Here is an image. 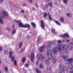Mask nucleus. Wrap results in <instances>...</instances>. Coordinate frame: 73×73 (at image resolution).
<instances>
[{
    "label": "nucleus",
    "mask_w": 73,
    "mask_h": 73,
    "mask_svg": "<svg viewBox=\"0 0 73 73\" xmlns=\"http://www.w3.org/2000/svg\"><path fill=\"white\" fill-rule=\"evenodd\" d=\"M62 57L64 58L65 61H68V63L69 64H70L69 66V69H72L73 68V66L72 64V62H73V58H71L69 60L68 58H66L65 56H63Z\"/></svg>",
    "instance_id": "obj_1"
},
{
    "label": "nucleus",
    "mask_w": 73,
    "mask_h": 73,
    "mask_svg": "<svg viewBox=\"0 0 73 73\" xmlns=\"http://www.w3.org/2000/svg\"><path fill=\"white\" fill-rule=\"evenodd\" d=\"M2 13L4 15H3V14L1 13H0V15L2 16L3 18H4L5 17L8 16V13L7 12L5 11H2ZM0 23L1 24H4V22L3 20H2V18L1 16H0Z\"/></svg>",
    "instance_id": "obj_2"
},
{
    "label": "nucleus",
    "mask_w": 73,
    "mask_h": 73,
    "mask_svg": "<svg viewBox=\"0 0 73 73\" xmlns=\"http://www.w3.org/2000/svg\"><path fill=\"white\" fill-rule=\"evenodd\" d=\"M59 67L60 68V69L61 70V72L60 73H65L64 72V71L65 72H67L68 71V69L66 67H64V66L62 64H61L60 65H59Z\"/></svg>",
    "instance_id": "obj_3"
},
{
    "label": "nucleus",
    "mask_w": 73,
    "mask_h": 73,
    "mask_svg": "<svg viewBox=\"0 0 73 73\" xmlns=\"http://www.w3.org/2000/svg\"><path fill=\"white\" fill-rule=\"evenodd\" d=\"M58 50L59 51H61L62 50V48H61V46L60 45H58L57 47L54 48L53 50V51L54 53H56L57 52H58L57 50Z\"/></svg>",
    "instance_id": "obj_4"
},
{
    "label": "nucleus",
    "mask_w": 73,
    "mask_h": 73,
    "mask_svg": "<svg viewBox=\"0 0 73 73\" xmlns=\"http://www.w3.org/2000/svg\"><path fill=\"white\" fill-rule=\"evenodd\" d=\"M15 22H16V23H17L18 24L19 27L24 28L23 26H24V25H23L20 21L19 20L17 21L16 20H15Z\"/></svg>",
    "instance_id": "obj_5"
},
{
    "label": "nucleus",
    "mask_w": 73,
    "mask_h": 73,
    "mask_svg": "<svg viewBox=\"0 0 73 73\" xmlns=\"http://www.w3.org/2000/svg\"><path fill=\"white\" fill-rule=\"evenodd\" d=\"M45 62L47 65V69L48 70H51V67L49 64V61L48 60H45Z\"/></svg>",
    "instance_id": "obj_6"
},
{
    "label": "nucleus",
    "mask_w": 73,
    "mask_h": 73,
    "mask_svg": "<svg viewBox=\"0 0 73 73\" xmlns=\"http://www.w3.org/2000/svg\"><path fill=\"white\" fill-rule=\"evenodd\" d=\"M12 52L11 51H9V58H12L11 61H13L15 60V57L12 55Z\"/></svg>",
    "instance_id": "obj_7"
},
{
    "label": "nucleus",
    "mask_w": 73,
    "mask_h": 73,
    "mask_svg": "<svg viewBox=\"0 0 73 73\" xmlns=\"http://www.w3.org/2000/svg\"><path fill=\"white\" fill-rule=\"evenodd\" d=\"M41 56V59L42 60H44V57L42 56V55L40 54H38L36 55V58L37 60H40V57Z\"/></svg>",
    "instance_id": "obj_8"
},
{
    "label": "nucleus",
    "mask_w": 73,
    "mask_h": 73,
    "mask_svg": "<svg viewBox=\"0 0 73 73\" xmlns=\"http://www.w3.org/2000/svg\"><path fill=\"white\" fill-rule=\"evenodd\" d=\"M53 44V43L52 42H50L49 44H48V45L47 46L46 48L48 50H49L50 49V48L52 47V44Z\"/></svg>",
    "instance_id": "obj_9"
},
{
    "label": "nucleus",
    "mask_w": 73,
    "mask_h": 73,
    "mask_svg": "<svg viewBox=\"0 0 73 73\" xmlns=\"http://www.w3.org/2000/svg\"><path fill=\"white\" fill-rule=\"evenodd\" d=\"M47 54L48 56V57L50 60L51 59V58L53 57L52 56V54L50 53L49 54V51H48L47 52Z\"/></svg>",
    "instance_id": "obj_10"
},
{
    "label": "nucleus",
    "mask_w": 73,
    "mask_h": 73,
    "mask_svg": "<svg viewBox=\"0 0 73 73\" xmlns=\"http://www.w3.org/2000/svg\"><path fill=\"white\" fill-rule=\"evenodd\" d=\"M41 27L43 29H45V24L44 22L43 21H41Z\"/></svg>",
    "instance_id": "obj_11"
},
{
    "label": "nucleus",
    "mask_w": 73,
    "mask_h": 73,
    "mask_svg": "<svg viewBox=\"0 0 73 73\" xmlns=\"http://www.w3.org/2000/svg\"><path fill=\"white\" fill-rule=\"evenodd\" d=\"M23 28H27L28 29H29L31 28V26L28 24H26L23 26Z\"/></svg>",
    "instance_id": "obj_12"
},
{
    "label": "nucleus",
    "mask_w": 73,
    "mask_h": 73,
    "mask_svg": "<svg viewBox=\"0 0 73 73\" xmlns=\"http://www.w3.org/2000/svg\"><path fill=\"white\" fill-rule=\"evenodd\" d=\"M31 58L32 62H33V60H35V56L33 53H31Z\"/></svg>",
    "instance_id": "obj_13"
},
{
    "label": "nucleus",
    "mask_w": 73,
    "mask_h": 73,
    "mask_svg": "<svg viewBox=\"0 0 73 73\" xmlns=\"http://www.w3.org/2000/svg\"><path fill=\"white\" fill-rule=\"evenodd\" d=\"M44 48L45 45H44L42 47H39L38 48V49L41 52H43V51H44Z\"/></svg>",
    "instance_id": "obj_14"
},
{
    "label": "nucleus",
    "mask_w": 73,
    "mask_h": 73,
    "mask_svg": "<svg viewBox=\"0 0 73 73\" xmlns=\"http://www.w3.org/2000/svg\"><path fill=\"white\" fill-rule=\"evenodd\" d=\"M61 37H63V38H65V37H67V38H68V37H69V34H68V33H66L64 34V35H61Z\"/></svg>",
    "instance_id": "obj_15"
},
{
    "label": "nucleus",
    "mask_w": 73,
    "mask_h": 73,
    "mask_svg": "<svg viewBox=\"0 0 73 73\" xmlns=\"http://www.w3.org/2000/svg\"><path fill=\"white\" fill-rule=\"evenodd\" d=\"M73 44L72 43H70L68 45V47L70 49L73 48Z\"/></svg>",
    "instance_id": "obj_16"
},
{
    "label": "nucleus",
    "mask_w": 73,
    "mask_h": 73,
    "mask_svg": "<svg viewBox=\"0 0 73 73\" xmlns=\"http://www.w3.org/2000/svg\"><path fill=\"white\" fill-rule=\"evenodd\" d=\"M62 48L64 50H67L68 49V46H66L64 45L62 47Z\"/></svg>",
    "instance_id": "obj_17"
},
{
    "label": "nucleus",
    "mask_w": 73,
    "mask_h": 73,
    "mask_svg": "<svg viewBox=\"0 0 73 73\" xmlns=\"http://www.w3.org/2000/svg\"><path fill=\"white\" fill-rule=\"evenodd\" d=\"M16 29H13L12 32V35H14L15 34V33H16Z\"/></svg>",
    "instance_id": "obj_18"
},
{
    "label": "nucleus",
    "mask_w": 73,
    "mask_h": 73,
    "mask_svg": "<svg viewBox=\"0 0 73 73\" xmlns=\"http://www.w3.org/2000/svg\"><path fill=\"white\" fill-rule=\"evenodd\" d=\"M35 69L37 73H41V71L39 70H38V69L37 68H35Z\"/></svg>",
    "instance_id": "obj_19"
},
{
    "label": "nucleus",
    "mask_w": 73,
    "mask_h": 73,
    "mask_svg": "<svg viewBox=\"0 0 73 73\" xmlns=\"http://www.w3.org/2000/svg\"><path fill=\"white\" fill-rule=\"evenodd\" d=\"M41 40V36H39L38 37V39H37V42H39L40 41V40Z\"/></svg>",
    "instance_id": "obj_20"
},
{
    "label": "nucleus",
    "mask_w": 73,
    "mask_h": 73,
    "mask_svg": "<svg viewBox=\"0 0 73 73\" xmlns=\"http://www.w3.org/2000/svg\"><path fill=\"white\" fill-rule=\"evenodd\" d=\"M39 68L40 69H42V68H44L43 67V65L42 63H40V64Z\"/></svg>",
    "instance_id": "obj_21"
},
{
    "label": "nucleus",
    "mask_w": 73,
    "mask_h": 73,
    "mask_svg": "<svg viewBox=\"0 0 73 73\" xmlns=\"http://www.w3.org/2000/svg\"><path fill=\"white\" fill-rule=\"evenodd\" d=\"M31 25H32L33 27H36V24L35 23L33 22L31 23Z\"/></svg>",
    "instance_id": "obj_22"
},
{
    "label": "nucleus",
    "mask_w": 73,
    "mask_h": 73,
    "mask_svg": "<svg viewBox=\"0 0 73 73\" xmlns=\"http://www.w3.org/2000/svg\"><path fill=\"white\" fill-rule=\"evenodd\" d=\"M48 16H49V19L51 21L52 20V17H51L50 16V15L49 14V13H48Z\"/></svg>",
    "instance_id": "obj_23"
},
{
    "label": "nucleus",
    "mask_w": 73,
    "mask_h": 73,
    "mask_svg": "<svg viewBox=\"0 0 73 73\" xmlns=\"http://www.w3.org/2000/svg\"><path fill=\"white\" fill-rule=\"evenodd\" d=\"M54 22L57 25H60V23L58 22V21H54Z\"/></svg>",
    "instance_id": "obj_24"
},
{
    "label": "nucleus",
    "mask_w": 73,
    "mask_h": 73,
    "mask_svg": "<svg viewBox=\"0 0 73 73\" xmlns=\"http://www.w3.org/2000/svg\"><path fill=\"white\" fill-rule=\"evenodd\" d=\"M52 31L53 33H55V34H56V32H55V29H52Z\"/></svg>",
    "instance_id": "obj_25"
},
{
    "label": "nucleus",
    "mask_w": 73,
    "mask_h": 73,
    "mask_svg": "<svg viewBox=\"0 0 73 73\" xmlns=\"http://www.w3.org/2000/svg\"><path fill=\"white\" fill-rule=\"evenodd\" d=\"M6 30L7 31H9L11 30V29L9 27H7L6 28Z\"/></svg>",
    "instance_id": "obj_26"
},
{
    "label": "nucleus",
    "mask_w": 73,
    "mask_h": 73,
    "mask_svg": "<svg viewBox=\"0 0 73 73\" xmlns=\"http://www.w3.org/2000/svg\"><path fill=\"white\" fill-rule=\"evenodd\" d=\"M12 62L14 61V64L15 65H17V62H16V61L15 60V59H14V60H13V61H12Z\"/></svg>",
    "instance_id": "obj_27"
},
{
    "label": "nucleus",
    "mask_w": 73,
    "mask_h": 73,
    "mask_svg": "<svg viewBox=\"0 0 73 73\" xmlns=\"http://www.w3.org/2000/svg\"><path fill=\"white\" fill-rule=\"evenodd\" d=\"M60 20L61 22H62V23H63V22H64V18H61L60 19Z\"/></svg>",
    "instance_id": "obj_28"
},
{
    "label": "nucleus",
    "mask_w": 73,
    "mask_h": 73,
    "mask_svg": "<svg viewBox=\"0 0 73 73\" xmlns=\"http://www.w3.org/2000/svg\"><path fill=\"white\" fill-rule=\"evenodd\" d=\"M67 15L68 16H69V17H71L72 16V14H69V13H68L67 14Z\"/></svg>",
    "instance_id": "obj_29"
},
{
    "label": "nucleus",
    "mask_w": 73,
    "mask_h": 73,
    "mask_svg": "<svg viewBox=\"0 0 73 73\" xmlns=\"http://www.w3.org/2000/svg\"><path fill=\"white\" fill-rule=\"evenodd\" d=\"M63 2L64 4H66L68 2V0H63Z\"/></svg>",
    "instance_id": "obj_30"
},
{
    "label": "nucleus",
    "mask_w": 73,
    "mask_h": 73,
    "mask_svg": "<svg viewBox=\"0 0 73 73\" xmlns=\"http://www.w3.org/2000/svg\"><path fill=\"white\" fill-rule=\"evenodd\" d=\"M25 66V67H26V68H28V67H29V64L28 63H27Z\"/></svg>",
    "instance_id": "obj_31"
},
{
    "label": "nucleus",
    "mask_w": 73,
    "mask_h": 73,
    "mask_svg": "<svg viewBox=\"0 0 73 73\" xmlns=\"http://www.w3.org/2000/svg\"><path fill=\"white\" fill-rule=\"evenodd\" d=\"M22 42H20L19 43V48H21V46H22Z\"/></svg>",
    "instance_id": "obj_32"
},
{
    "label": "nucleus",
    "mask_w": 73,
    "mask_h": 73,
    "mask_svg": "<svg viewBox=\"0 0 73 73\" xmlns=\"http://www.w3.org/2000/svg\"><path fill=\"white\" fill-rule=\"evenodd\" d=\"M44 17H46V16H47V14H46V13L45 12H44Z\"/></svg>",
    "instance_id": "obj_33"
},
{
    "label": "nucleus",
    "mask_w": 73,
    "mask_h": 73,
    "mask_svg": "<svg viewBox=\"0 0 73 73\" xmlns=\"http://www.w3.org/2000/svg\"><path fill=\"white\" fill-rule=\"evenodd\" d=\"M22 62H25V58H23V59L22 60Z\"/></svg>",
    "instance_id": "obj_34"
},
{
    "label": "nucleus",
    "mask_w": 73,
    "mask_h": 73,
    "mask_svg": "<svg viewBox=\"0 0 73 73\" xmlns=\"http://www.w3.org/2000/svg\"><path fill=\"white\" fill-rule=\"evenodd\" d=\"M29 3H33V0H29Z\"/></svg>",
    "instance_id": "obj_35"
},
{
    "label": "nucleus",
    "mask_w": 73,
    "mask_h": 73,
    "mask_svg": "<svg viewBox=\"0 0 73 73\" xmlns=\"http://www.w3.org/2000/svg\"><path fill=\"white\" fill-rule=\"evenodd\" d=\"M56 58H53V62H54H54H56Z\"/></svg>",
    "instance_id": "obj_36"
},
{
    "label": "nucleus",
    "mask_w": 73,
    "mask_h": 73,
    "mask_svg": "<svg viewBox=\"0 0 73 73\" xmlns=\"http://www.w3.org/2000/svg\"><path fill=\"white\" fill-rule=\"evenodd\" d=\"M69 73H73V70H72L69 71Z\"/></svg>",
    "instance_id": "obj_37"
},
{
    "label": "nucleus",
    "mask_w": 73,
    "mask_h": 73,
    "mask_svg": "<svg viewBox=\"0 0 73 73\" xmlns=\"http://www.w3.org/2000/svg\"><path fill=\"white\" fill-rule=\"evenodd\" d=\"M49 4L50 5V7H52V3H49Z\"/></svg>",
    "instance_id": "obj_38"
},
{
    "label": "nucleus",
    "mask_w": 73,
    "mask_h": 73,
    "mask_svg": "<svg viewBox=\"0 0 73 73\" xmlns=\"http://www.w3.org/2000/svg\"><path fill=\"white\" fill-rule=\"evenodd\" d=\"M0 50L1 51H2L3 50V48H2V47L0 46Z\"/></svg>",
    "instance_id": "obj_39"
},
{
    "label": "nucleus",
    "mask_w": 73,
    "mask_h": 73,
    "mask_svg": "<svg viewBox=\"0 0 73 73\" xmlns=\"http://www.w3.org/2000/svg\"><path fill=\"white\" fill-rule=\"evenodd\" d=\"M23 50H24L23 49V48H22V49H21V51H20V53H22V52H23Z\"/></svg>",
    "instance_id": "obj_40"
},
{
    "label": "nucleus",
    "mask_w": 73,
    "mask_h": 73,
    "mask_svg": "<svg viewBox=\"0 0 73 73\" xmlns=\"http://www.w3.org/2000/svg\"><path fill=\"white\" fill-rule=\"evenodd\" d=\"M46 6L47 7V8H48V7H49V5L48 4H47L46 5Z\"/></svg>",
    "instance_id": "obj_41"
},
{
    "label": "nucleus",
    "mask_w": 73,
    "mask_h": 73,
    "mask_svg": "<svg viewBox=\"0 0 73 73\" xmlns=\"http://www.w3.org/2000/svg\"><path fill=\"white\" fill-rule=\"evenodd\" d=\"M58 43H61V41L60 40H58Z\"/></svg>",
    "instance_id": "obj_42"
},
{
    "label": "nucleus",
    "mask_w": 73,
    "mask_h": 73,
    "mask_svg": "<svg viewBox=\"0 0 73 73\" xmlns=\"http://www.w3.org/2000/svg\"><path fill=\"white\" fill-rule=\"evenodd\" d=\"M5 70L6 72H8V68L7 67H6Z\"/></svg>",
    "instance_id": "obj_43"
},
{
    "label": "nucleus",
    "mask_w": 73,
    "mask_h": 73,
    "mask_svg": "<svg viewBox=\"0 0 73 73\" xmlns=\"http://www.w3.org/2000/svg\"><path fill=\"white\" fill-rule=\"evenodd\" d=\"M33 11H35L36 10V9L35 7H33Z\"/></svg>",
    "instance_id": "obj_44"
},
{
    "label": "nucleus",
    "mask_w": 73,
    "mask_h": 73,
    "mask_svg": "<svg viewBox=\"0 0 73 73\" xmlns=\"http://www.w3.org/2000/svg\"><path fill=\"white\" fill-rule=\"evenodd\" d=\"M4 0H0V2L1 3H2V2H3Z\"/></svg>",
    "instance_id": "obj_45"
},
{
    "label": "nucleus",
    "mask_w": 73,
    "mask_h": 73,
    "mask_svg": "<svg viewBox=\"0 0 73 73\" xmlns=\"http://www.w3.org/2000/svg\"><path fill=\"white\" fill-rule=\"evenodd\" d=\"M21 12H22V13H24V11L23 10H22Z\"/></svg>",
    "instance_id": "obj_46"
},
{
    "label": "nucleus",
    "mask_w": 73,
    "mask_h": 73,
    "mask_svg": "<svg viewBox=\"0 0 73 73\" xmlns=\"http://www.w3.org/2000/svg\"><path fill=\"white\" fill-rule=\"evenodd\" d=\"M66 41H67V42H69V40L66 39Z\"/></svg>",
    "instance_id": "obj_47"
},
{
    "label": "nucleus",
    "mask_w": 73,
    "mask_h": 73,
    "mask_svg": "<svg viewBox=\"0 0 73 73\" xmlns=\"http://www.w3.org/2000/svg\"><path fill=\"white\" fill-rule=\"evenodd\" d=\"M13 29H15V25H13Z\"/></svg>",
    "instance_id": "obj_48"
},
{
    "label": "nucleus",
    "mask_w": 73,
    "mask_h": 73,
    "mask_svg": "<svg viewBox=\"0 0 73 73\" xmlns=\"http://www.w3.org/2000/svg\"><path fill=\"white\" fill-rule=\"evenodd\" d=\"M62 42H65V40L64 39H63L62 40Z\"/></svg>",
    "instance_id": "obj_49"
},
{
    "label": "nucleus",
    "mask_w": 73,
    "mask_h": 73,
    "mask_svg": "<svg viewBox=\"0 0 73 73\" xmlns=\"http://www.w3.org/2000/svg\"><path fill=\"white\" fill-rule=\"evenodd\" d=\"M23 5H24V6H26V4H23Z\"/></svg>",
    "instance_id": "obj_50"
},
{
    "label": "nucleus",
    "mask_w": 73,
    "mask_h": 73,
    "mask_svg": "<svg viewBox=\"0 0 73 73\" xmlns=\"http://www.w3.org/2000/svg\"><path fill=\"white\" fill-rule=\"evenodd\" d=\"M36 62V63H37V64H38V61H37V62Z\"/></svg>",
    "instance_id": "obj_51"
},
{
    "label": "nucleus",
    "mask_w": 73,
    "mask_h": 73,
    "mask_svg": "<svg viewBox=\"0 0 73 73\" xmlns=\"http://www.w3.org/2000/svg\"><path fill=\"white\" fill-rule=\"evenodd\" d=\"M36 7H37V8L38 7V6H37V4H36Z\"/></svg>",
    "instance_id": "obj_52"
},
{
    "label": "nucleus",
    "mask_w": 73,
    "mask_h": 73,
    "mask_svg": "<svg viewBox=\"0 0 73 73\" xmlns=\"http://www.w3.org/2000/svg\"><path fill=\"white\" fill-rule=\"evenodd\" d=\"M46 1H50V0H46Z\"/></svg>",
    "instance_id": "obj_53"
},
{
    "label": "nucleus",
    "mask_w": 73,
    "mask_h": 73,
    "mask_svg": "<svg viewBox=\"0 0 73 73\" xmlns=\"http://www.w3.org/2000/svg\"><path fill=\"white\" fill-rule=\"evenodd\" d=\"M0 73H1V70H0Z\"/></svg>",
    "instance_id": "obj_54"
},
{
    "label": "nucleus",
    "mask_w": 73,
    "mask_h": 73,
    "mask_svg": "<svg viewBox=\"0 0 73 73\" xmlns=\"http://www.w3.org/2000/svg\"><path fill=\"white\" fill-rule=\"evenodd\" d=\"M43 9H44V7H43Z\"/></svg>",
    "instance_id": "obj_55"
},
{
    "label": "nucleus",
    "mask_w": 73,
    "mask_h": 73,
    "mask_svg": "<svg viewBox=\"0 0 73 73\" xmlns=\"http://www.w3.org/2000/svg\"><path fill=\"white\" fill-rule=\"evenodd\" d=\"M0 64H1V61L0 60Z\"/></svg>",
    "instance_id": "obj_56"
},
{
    "label": "nucleus",
    "mask_w": 73,
    "mask_h": 73,
    "mask_svg": "<svg viewBox=\"0 0 73 73\" xmlns=\"http://www.w3.org/2000/svg\"><path fill=\"white\" fill-rule=\"evenodd\" d=\"M11 4V2H10Z\"/></svg>",
    "instance_id": "obj_57"
},
{
    "label": "nucleus",
    "mask_w": 73,
    "mask_h": 73,
    "mask_svg": "<svg viewBox=\"0 0 73 73\" xmlns=\"http://www.w3.org/2000/svg\"><path fill=\"white\" fill-rule=\"evenodd\" d=\"M59 0V1H60V0Z\"/></svg>",
    "instance_id": "obj_58"
}]
</instances>
